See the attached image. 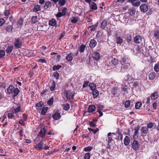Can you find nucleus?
Returning <instances> with one entry per match:
<instances>
[{
    "mask_svg": "<svg viewBox=\"0 0 159 159\" xmlns=\"http://www.w3.org/2000/svg\"><path fill=\"white\" fill-rule=\"evenodd\" d=\"M7 94L11 95L13 98L18 95L20 90L18 88H15L13 85H10L7 89Z\"/></svg>",
    "mask_w": 159,
    "mask_h": 159,
    "instance_id": "1",
    "label": "nucleus"
},
{
    "mask_svg": "<svg viewBox=\"0 0 159 159\" xmlns=\"http://www.w3.org/2000/svg\"><path fill=\"white\" fill-rule=\"evenodd\" d=\"M75 95V93H73L71 91L69 90L65 91L64 93V96L67 100L73 99Z\"/></svg>",
    "mask_w": 159,
    "mask_h": 159,
    "instance_id": "2",
    "label": "nucleus"
},
{
    "mask_svg": "<svg viewBox=\"0 0 159 159\" xmlns=\"http://www.w3.org/2000/svg\"><path fill=\"white\" fill-rule=\"evenodd\" d=\"M22 44V42L20 38H15L14 41V46L16 48H20Z\"/></svg>",
    "mask_w": 159,
    "mask_h": 159,
    "instance_id": "3",
    "label": "nucleus"
},
{
    "mask_svg": "<svg viewBox=\"0 0 159 159\" xmlns=\"http://www.w3.org/2000/svg\"><path fill=\"white\" fill-rule=\"evenodd\" d=\"M113 134L116 135V134L114 133L109 132L107 134V138L106 140L107 141V143H115L114 140L113 139Z\"/></svg>",
    "mask_w": 159,
    "mask_h": 159,
    "instance_id": "4",
    "label": "nucleus"
},
{
    "mask_svg": "<svg viewBox=\"0 0 159 159\" xmlns=\"http://www.w3.org/2000/svg\"><path fill=\"white\" fill-rule=\"evenodd\" d=\"M130 66V64L129 62H128L126 63L122 64L121 68V71L123 73L126 72Z\"/></svg>",
    "mask_w": 159,
    "mask_h": 159,
    "instance_id": "5",
    "label": "nucleus"
},
{
    "mask_svg": "<svg viewBox=\"0 0 159 159\" xmlns=\"http://www.w3.org/2000/svg\"><path fill=\"white\" fill-rule=\"evenodd\" d=\"M118 88L116 87H114L111 89L110 91H109L108 93L109 95L111 97L115 96L117 93V90Z\"/></svg>",
    "mask_w": 159,
    "mask_h": 159,
    "instance_id": "6",
    "label": "nucleus"
},
{
    "mask_svg": "<svg viewBox=\"0 0 159 159\" xmlns=\"http://www.w3.org/2000/svg\"><path fill=\"white\" fill-rule=\"evenodd\" d=\"M47 130L45 128H43L40 129L38 135L42 139L44 138L47 133Z\"/></svg>",
    "mask_w": 159,
    "mask_h": 159,
    "instance_id": "7",
    "label": "nucleus"
},
{
    "mask_svg": "<svg viewBox=\"0 0 159 159\" xmlns=\"http://www.w3.org/2000/svg\"><path fill=\"white\" fill-rule=\"evenodd\" d=\"M128 2L131 3L133 6L135 7H138L141 4L140 2L137 1V0H128Z\"/></svg>",
    "mask_w": 159,
    "mask_h": 159,
    "instance_id": "8",
    "label": "nucleus"
},
{
    "mask_svg": "<svg viewBox=\"0 0 159 159\" xmlns=\"http://www.w3.org/2000/svg\"><path fill=\"white\" fill-rule=\"evenodd\" d=\"M140 9L141 11L146 12L148 10V6L146 4H142L140 6Z\"/></svg>",
    "mask_w": 159,
    "mask_h": 159,
    "instance_id": "9",
    "label": "nucleus"
},
{
    "mask_svg": "<svg viewBox=\"0 0 159 159\" xmlns=\"http://www.w3.org/2000/svg\"><path fill=\"white\" fill-rule=\"evenodd\" d=\"M132 145L134 149L137 150L139 148L140 144L137 140H134L133 141Z\"/></svg>",
    "mask_w": 159,
    "mask_h": 159,
    "instance_id": "10",
    "label": "nucleus"
},
{
    "mask_svg": "<svg viewBox=\"0 0 159 159\" xmlns=\"http://www.w3.org/2000/svg\"><path fill=\"white\" fill-rule=\"evenodd\" d=\"M54 3H56L58 2V5L60 7H62L65 5L66 2V0H52Z\"/></svg>",
    "mask_w": 159,
    "mask_h": 159,
    "instance_id": "11",
    "label": "nucleus"
},
{
    "mask_svg": "<svg viewBox=\"0 0 159 159\" xmlns=\"http://www.w3.org/2000/svg\"><path fill=\"white\" fill-rule=\"evenodd\" d=\"M134 41L136 43H140L142 41V36L139 35L136 36L134 39Z\"/></svg>",
    "mask_w": 159,
    "mask_h": 159,
    "instance_id": "12",
    "label": "nucleus"
},
{
    "mask_svg": "<svg viewBox=\"0 0 159 159\" xmlns=\"http://www.w3.org/2000/svg\"><path fill=\"white\" fill-rule=\"evenodd\" d=\"M97 44V42L96 41L93 39L91 40L90 41L89 46L90 48L92 49L94 48V47H96Z\"/></svg>",
    "mask_w": 159,
    "mask_h": 159,
    "instance_id": "13",
    "label": "nucleus"
},
{
    "mask_svg": "<svg viewBox=\"0 0 159 159\" xmlns=\"http://www.w3.org/2000/svg\"><path fill=\"white\" fill-rule=\"evenodd\" d=\"M48 24L49 25L55 26L56 28L57 27V21L53 18L51 19L49 21Z\"/></svg>",
    "mask_w": 159,
    "mask_h": 159,
    "instance_id": "14",
    "label": "nucleus"
},
{
    "mask_svg": "<svg viewBox=\"0 0 159 159\" xmlns=\"http://www.w3.org/2000/svg\"><path fill=\"white\" fill-rule=\"evenodd\" d=\"M92 57L94 60H99L100 58V54L99 52H95L93 53Z\"/></svg>",
    "mask_w": 159,
    "mask_h": 159,
    "instance_id": "15",
    "label": "nucleus"
},
{
    "mask_svg": "<svg viewBox=\"0 0 159 159\" xmlns=\"http://www.w3.org/2000/svg\"><path fill=\"white\" fill-rule=\"evenodd\" d=\"M115 38L116 40V43L117 44H121L123 42V39L121 37L118 36L117 34H115Z\"/></svg>",
    "mask_w": 159,
    "mask_h": 159,
    "instance_id": "16",
    "label": "nucleus"
},
{
    "mask_svg": "<svg viewBox=\"0 0 159 159\" xmlns=\"http://www.w3.org/2000/svg\"><path fill=\"white\" fill-rule=\"evenodd\" d=\"M141 133L146 135L148 132V129L146 126H143L140 129Z\"/></svg>",
    "mask_w": 159,
    "mask_h": 159,
    "instance_id": "17",
    "label": "nucleus"
},
{
    "mask_svg": "<svg viewBox=\"0 0 159 159\" xmlns=\"http://www.w3.org/2000/svg\"><path fill=\"white\" fill-rule=\"evenodd\" d=\"M52 117L55 120L59 119L61 117L60 114L58 112H56L52 115Z\"/></svg>",
    "mask_w": 159,
    "mask_h": 159,
    "instance_id": "18",
    "label": "nucleus"
},
{
    "mask_svg": "<svg viewBox=\"0 0 159 159\" xmlns=\"http://www.w3.org/2000/svg\"><path fill=\"white\" fill-rule=\"evenodd\" d=\"M120 62L122 64V63H126L128 62H130V60L129 59L128 57L124 56L122 57L120 60Z\"/></svg>",
    "mask_w": 159,
    "mask_h": 159,
    "instance_id": "19",
    "label": "nucleus"
},
{
    "mask_svg": "<svg viewBox=\"0 0 159 159\" xmlns=\"http://www.w3.org/2000/svg\"><path fill=\"white\" fill-rule=\"evenodd\" d=\"M96 109V107L93 105H90L89 106L88 111L89 113H92L95 111Z\"/></svg>",
    "mask_w": 159,
    "mask_h": 159,
    "instance_id": "20",
    "label": "nucleus"
},
{
    "mask_svg": "<svg viewBox=\"0 0 159 159\" xmlns=\"http://www.w3.org/2000/svg\"><path fill=\"white\" fill-rule=\"evenodd\" d=\"M118 60L117 57H112V59L111 61V63L114 66H116L118 63Z\"/></svg>",
    "mask_w": 159,
    "mask_h": 159,
    "instance_id": "21",
    "label": "nucleus"
},
{
    "mask_svg": "<svg viewBox=\"0 0 159 159\" xmlns=\"http://www.w3.org/2000/svg\"><path fill=\"white\" fill-rule=\"evenodd\" d=\"M73 59V57L72 56V54L70 53L67 54L66 57V59L67 61L69 62L71 61Z\"/></svg>",
    "mask_w": 159,
    "mask_h": 159,
    "instance_id": "22",
    "label": "nucleus"
},
{
    "mask_svg": "<svg viewBox=\"0 0 159 159\" xmlns=\"http://www.w3.org/2000/svg\"><path fill=\"white\" fill-rule=\"evenodd\" d=\"M130 142V140L129 137L126 136L124 139V144L125 146H127L129 145Z\"/></svg>",
    "mask_w": 159,
    "mask_h": 159,
    "instance_id": "23",
    "label": "nucleus"
},
{
    "mask_svg": "<svg viewBox=\"0 0 159 159\" xmlns=\"http://www.w3.org/2000/svg\"><path fill=\"white\" fill-rule=\"evenodd\" d=\"M43 102L42 101H41L36 104V107H37L36 109L37 110L41 109V107H42L43 106Z\"/></svg>",
    "mask_w": 159,
    "mask_h": 159,
    "instance_id": "24",
    "label": "nucleus"
},
{
    "mask_svg": "<svg viewBox=\"0 0 159 159\" xmlns=\"http://www.w3.org/2000/svg\"><path fill=\"white\" fill-rule=\"evenodd\" d=\"M52 6V3L48 1L45 2V5L44 6V7L45 9H50Z\"/></svg>",
    "mask_w": 159,
    "mask_h": 159,
    "instance_id": "25",
    "label": "nucleus"
},
{
    "mask_svg": "<svg viewBox=\"0 0 159 159\" xmlns=\"http://www.w3.org/2000/svg\"><path fill=\"white\" fill-rule=\"evenodd\" d=\"M159 97L158 92H155L151 95V98L152 100H155L157 99Z\"/></svg>",
    "mask_w": 159,
    "mask_h": 159,
    "instance_id": "26",
    "label": "nucleus"
},
{
    "mask_svg": "<svg viewBox=\"0 0 159 159\" xmlns=\"http://www.w3.org/2000/svg\"><path fill=\"white\" fill-rule=\"evenodd\" d=\"M56 87V84L54 81H53L49 86L51 91H52L54 90Z\"/></svg>",
    "mask_w": 159,
    "mask_h": 159,
    "instance_id": "27",
    "label": "nucleus"
},
{
    "mask_svg": "<svg viewBox=\"0 0 159 159\" xmlns=\"http://www.w3.org/2000/svg\"><path fill=\"white\" fill-rule=\"evenodd\" d=\"M92 91L93 98H97L99 95V92L98 90L95 89Z\"/></svg>",
    "mask_w": 159,
    "mask_h": 159,
    "instance_id": "28",
    "label": "nucleus"
},
{
    "mask_svg": "<svg viewBox=\"0 0 159 159\" xmlns=\"http://www.w3.org/2000/svg\"><path fill=\"white\" fill-rule=\"evenodd\" d=\"M43 139L37 144V147H38V149L39 150H42L43 148Z\"/></svg>",
    "mask_w": 159,
    "mask_h": 159,
    "instance_id": "29",
    "label": "nucleus"
},
{
    "mask_svg": "<svg viewBox=\"0 0 159 159\" xmlns=\"http://www.w3.org/2000/svg\"><path fill=\"white\" fill-rule=\"evenodd\" d=\"M98 23L97 22L94 25H91L89 26L88 28H91L93 27V28H92L90 29L91 31H95L97 30V27H98Z\"/></svg>",
    "mask_w": 159,
    "mask_h": 159,
    "instance_id": "30",
    "label": "nucleus"
},
{
    "mask_svg": "<svg viewBox=\"0 0 159 159\" xmlns=\"http://www.w3.org/2000/svg\"><path fill=\"white\" fill-rule=\"evenodd\" d=\"M86 48V45L84 44H82L81 45L79 48V51L80 53H82L84 52Z\"/></svg>",
    "mask_w": 159,
    "mask_h": 159,
    "instance_id": "31",
    "label": "nucleus"
},
{
    "mask_svg": "<svg viewBox=\"0 0 159 159\" xmlns=\"http://www.w3.org/2000/svg\"><path fill=\"white\" fill-rule=\"evenodd\" d=\"M38 19L37 16H33L31 18V21L33 24H35L38 21Z\"/></svg>",
    "mask_w": 159,
    "mask_h": 159,
    "instance_id": "32",
    "label": "nucleus"
},
{
    "mask_svg": "<svg viewBox=\"0 0 159 159\" xmlns=\"http://www.w3.org/2000/svg\"><path fill=\"white\" fill-rule=\"evenodd\" d=\"M156 76L155 73L153 72H151L149 75V80H152L154 79Z\"/></svg>",
    "mask_w": 159,
    "mask_h": 159,
    "instance_id": "33",
    "label": "nucleus"
},
{
    "mask_svg": "<svg viewBox=\"0 0 159 159\" xmlns=\"http://www.w3.org/2000/svg\"><path fill=\"white\" fill-rule=\"evenodd\" d=\"M13 46L12 45H9L8 46L7 48V49L6 50V52L9 53H11L13 50Z\"/></svg>",
    "mask_w": 159,
    "mask_h": 159,
    "instance_id": "34",
    "label": "nucleus"
},
{
    "mask_svg": "<svg viewBox=\"0 0 159 159\" xmlns=\"http://www.w3.org/2000/svg\"><path fill=\"white\" fill-rule=\"evenodd\" d=\"M7 116L9 119H13L15 117L14 113L13 112H9L8 113Z\"/></svg>",
    "mask_w": 159,
    "mask_h": 159,
    "instance_id": "35",
    "label": "nucleus"
},
{
    "mask_svg": "<svg viewBox=\"0 0 159 159\" xmlns=\"http://www.w3.org/2000/svg\"><path fill=\"white\" fill-rule=\"evenodd\" d=\"M153 35L154 37L157 39L159 38V30H154L153 32Z\"/></svg>",
    "mask_w": 159,
    "mask_h": 159,
    "instance_id": "36",
    "label": "nucleus"
},
{
    "mask_svg": "<svg viewBox=\"0 0 159 159\" xmlns=\"http://www.w3.org/2000/svg\"><path fill=\"white\" fill-rule=\"evenodd\" d=\"M89 86L90 88V90L92 91L95 89L96 86V84L93 83H90L89 85Z\"/></svg>",
    "mask_w": 159,
    "mask_h": 159,
    "instance_id": "37",
    "label": "nucleus"
},
{
    "mask_svg": "<svg viewBox=\"0 0 159 159\" xmlns=\"http://www.w3.org/2000/svg\"><path fill=\"white\" fill-rule=\"evenodd\" d=\"M41 10V8L40 6L39 5H35L33 9V11L36 12L40 11Z\"/></svg>",
    "mask_w": 159,
    "mask_h": 159,
    "instance_id": "38",
    "label": "nucleus"
},
{
    "mask_svg": "<svg viewBox=\"0 0 159 159\" xmlns=\"http://www.w3.org/2000/svg\"><path fill=\"white\" fill-rule=\"evenodd\" d=\"M107 21L106 20H103L101 23V28L102 29H104L105 28L107 25Z\"/></svg>",
    "mask_w": 159,
    "mask_h": 159,
    "instance_id": "39",
    "label": "nucleus"
},
{
    "mask_svg": "<svg viewBox=\"0 0 159 159\" xmlns=\"http://www.w3.org/2000/svg\"><path fill=\"white\" fill-rule=\"evenodd\" d=\"M139 127L138 126L135 128L134 132V136L137 135L138 136L139 134H138L139 130Z\"/></svg>",
    "mask_w": 159,
    "mask_h": 159,
    "instance_id": "40",
    "label": "nucleus"
},
{
    "mask_svg": "<svg viewBox=\"0 0 159 159\" xmlns=\"http://www.w3.org/2000/svg\"><path fill=\"white\" fill-rule=\"evenodd\" d=\"M13 29V26L11 25H8L5 28L6 31L9 33L12 32Z\"/></svg>",
    "mask_w": 159,
    "mask_h": 159,
    "instance_id": "41",
    "label": "nucleus"
},
{
    "mask_svg": "<svg viewBox=\"0 0 159 159\" xmlns=\"http://www.w3.org/2000/svg\"><path fill=\"white\" fill-rule=\"evenodd\" d=\"M155 125V124L154 122H150L147 124V127L148 129H151Z\"/></svg>",
    "mask_w": 159,
    "mask_h": 159,
    "instance_id": "42",
    "label": "nucleus"
},
{
    "mask_svg": "<svg viewBox=\"0 0 159 159\" xmlns=\"http://www.w3.org/2000/svg\"><path fill=\"white\" fill-rule=\"evenodd\" d=\"M126 40L127 42L129 43H130L132 41V38L131 35L129 34H127L126 36Z\"/></svg>",
    "mask_w": 159,
    "mask_h": 159,
    "instance_id": "43",
    "label": "nucleus"
},
{
    "mask_svg": "<svg viewBox=\"0 0 159 159\" xmlns=\"http://www.w3.org/2000/svg\"><path fill=\"white\" fill-rule=\"evenodd\" d=\"M54 98L52 97L47 102V104L50 106L52 105L53 103Z\"/></svg>",
    "mask_w": 159,
    "mask_h": 159,
    "instance_id": "44",
    "label": "nucleus"
},
{
    "mask_svg": "<svg viewBox=\"0 0 159 159\" xmlns=\"http://www.w3.org/2000/svg\"><path fill=\"white\" fill-rule=\"evenodd\" d=\"M90 8L93 10H95L97 9L98 7L96 4L95 2H93L91 5Z\"/></svg>",
    "mask_w": 159,
    "mask_h": 159,
    "instance_id": "45",
    "label": "nucleus"
},
{
    "mask_svg": "<svg viewBox=\"0 0 159 159\" xmlns=\"http://www.w3.org/2000/svg\"><path fill=\"white\" fill-rule=\"evenodd\" d=\"M142 103L140 102H137L135 104V108L136 109H139L141 107Z\"/></svg>",
    "mask_w": 159,
    "mask_h": 159,
    "instance_id": "46",
    "label": "nucleus"
},
{
    "mask_svg": "<svg viewBox=\"0 0 159 159\" xmlns=\"http://www.w3.org/2000/svg\"><path fill=\"white\" fill-rule=\"evenodd\" d=\"M93 148L92 147L89 146L84 148L83 149V150L85 152H90L92 150Z\"/></svg>",
    "mask_w": 159,
    "mask_h": 159,
    "instance_id": "47",
    "label": "nucleus"
},
{
    "mask_svg": "<svg viewBox=\"0 0 159 159\" xmlns=\"http://www.w3.org/2000/svg\"><path fill=\"white\" fill-rule=\"evenodd\" d=\"M88 129L90 132H92L94 134H95L97 131L99 130V129L98 128L94 129L90 128H88Z\"/></svg>",
    "mask_w": 159,
    "mask_h": 159,
    "instance_id": "48",
    "label": "nucleus"
},
{
    "mask_svg": "<svg viewBox=\"0 0 159 159\" xmlns=\"http://www.w3.org/2000/svg\"><path fill=\"white\" fill-rule=\"evenodd\" d=\"M154 69V71L156 72H159V63H157L155 65Z\"/></svg>",
    "mask_w": 159,
    "mask_h": 159,
    "instance_id": "49",
    "label": "nucleus"
},
{
    "mask_svg": "<svg viewBox=\"0 0 159 159\" xmlns=\"http://www.w3.org/2000/svg\"><path fill=\"white\" fill-rule=\"evenodd\" d=\"M48 109V107H43L42 109L41 112V114L43 115H44L45 114L47 110Z\"/></svg>",
    "mask_w": 159,
    "mask_h": 159,
    "instance_id": "50",
    "label": "nucleus"
},
{
    "mask_svg": "<svg viewBox=\"0 0 159 159\" xmlns=\"http://www.w3.org/2000/svg\"><path fill=\"white\" fill-rule=\"evenodd\" d=\"M61 67L62 66L61 65H55L53 67L52 69L53 70L55 71L60 69Z\"/></svg>",
    "mask_w": 159,
    "mask_h": 159,
    "instance_id": "51",
    "label": "nucleus"
},
{
    "mask_svg": "<svg viewBox=\"0 0 159 159\" xmlns=\"http://www.w3.org/2000/svg\"><path fill=\"white\" fill-rule=\"evenodd\" d=\"M70 108V105L68 103L64 104V109L66 111H67Z\"/></svg>",
    "mask_w": 159,
    "mask_h": 159,
    "instance_id": "52",
    "label": "nucleus"
},
{
    "mask_svg": "<svg viewBox=\"0 0 159 159\" xmlns=\"http://www.w3.org/2000/svg\"><path fill=\"white\" fill-rule=\"evenodd\" d=\"M91 154L89 152H87L84 154V159H90L91 157Z\"/></svg>",
    "mask_w": 159,
    "mask_h": 159,
    "instance_id": "53",
    "label": "nucleus"
},
{
    "mask_svg": "<svg viewBox=\"0 0 159 159\" xmlns=\"http://www.w3.org/2000/svg\"><path fill=\"white\" fill-rule=\"evenodd\" d=\"M53 76L57 80H58L59 77V74L57 71H55L53 73Z\"/></svg>",
    "mask_w": 159,
    "mask_h": 159,
    "instance_id": "54",
    "label": "nucleus"
},
{
    "mask_svg": "<svg viewBox=\"0 0 159 159\" xmlns=\"http://www.w3.org/2000/svg\"><path fill=\"white\" fill-rule=\"evenodd\" d=\"M21 107L19 105L17 107L14 109V111L16 113H18L21 111Z\"/></svg>",
    "mask_w": 159,
    "mask_h": 159,
    "instance_id": "55",
    "label": "nucleus"
},
{
    "mask_svg": "<svg viewBox=\"0 0 159 159\" xmlns=\"http://www.w3.org/2000/svg\"><path fill=\"white\" fill-rule=\"evenodd\" d=\"M130 103V101L129 100H127L125 102V107L126 108H128L129 107Z\"/></svg>",
    "mask_w": 159,
    "mask_h": 159,
    "instance_id": "56",
    "label": "nucleus"
},
{
    "mask_svg": "<svg viewBox=\"0 0 159 159\" xmlns=\"http://www.w3.org/2000/svg\"><path fill=\"white\" fill-rule=\"evenodd\" d=\"M136 12V10L135 8H133L130 9V14L131 15H134L135 14Z\"/></svg>",
    "mask_w": 159,
    "mask_h": 159,
    "instance_id": "57",
    "label": "nucleus"
},
{
    "mask_svg": "<svg viewBox=\"0 0 159 159\" xmlns=\"http://www.w3.org/2000/svg\"><path fill=\"white\" fill-rule=\"evenodd\" d=\"M78 21V17H73V19L71 20V22L72 23H76Z\"/></svg>",
    "mask_w": 159,
    "mask_h": 159,
    "instance_id": "58",
    "label": "nucleus"
},
{
    "mask_svg": "<svg viewBox=\"0 0 159 159\" xmlns=\"http://www.w3.org/2000/svg\"><path fill=\"white\" fill-rule=\"evenodd\" d=\"M5 55V52L3 50H0V58H3Z\"/></svg>",
    "mask_w": 159,
    "mask_h": 159,
    "instance_id": "59",
    "label": "nucleus"
},
{
    "mask_svg": "<svg viewBox=\"0 0 159 159\" xmlns=\"http://www.w3.org/2000/svg\"><path fill=\"white\" fill-rule=\"evenodd\" d=\"M4 14L6 16H9L10 15V11L9 10H5L4 11Z\"/></svg>",
    "mask_w": 159,
    "mask_h": 159,
    "instance_id": "60",
    "label": "nucleus"
},
{
    "mask_svg": "<svg viewBox=\"0 0 159 159\" xmlns=\"http://www.w3.org/2000/svg\"><path fill=\"white\" fill-rule=\"evenodd\" d=\"M97 108H98L97 110L101 111L104 108V106L102 105H100L98 106Z\"/></svg>",
    "mask_w": 159,
    "mask_h": 159,
    "instance_id": "61",
    "label": "nucleus"
},
{
    "mask_svg": "<svg viewBox=\"0 0 159 159\" xmlns=\"http://www.w3.org/2000/svg\"><path fill=\"white\" fill-rule=\"evenodd\" d=\"M89 81H84L83 85V87L84 88L86 87L88 85H89Z\"/></svg>",
    "mask_w": 159,
    "mask_h": 159,
    "instance_id": "62",
    "label": "nucleus"
},
{
    "mask_svg": "<svg viewBox=\"0 0 159 159\" xmlns=\"http://www.w3.org/2000/svg\"><path fill=\"white\" fill-rule=\"evenodd\" d=\"M67 12V9L66 7H64L62 11V13L63 15V16H65L66 14V13Z\"/></svg>",
    "mask_w": 159,
    "mask_h": 159,
    "instance_id": "63",
    "label": "nucleus"
},
{
    "mask_svg": "<svg viewBox=\"0 0 159 159\" xmlns=\"http://www.w3.org/2000/svg\"><path fill=\"white\" fill-rule=\"evenodd\" d=\"M24 120L22 119H20L19 120V123L22 126H25V123L24 122Z\"/></svg>",
    "mask_w": 159,
    "mask_h": 159,
    "instance_id": "64",
    "label": "nucleus"
}]
</instances>
